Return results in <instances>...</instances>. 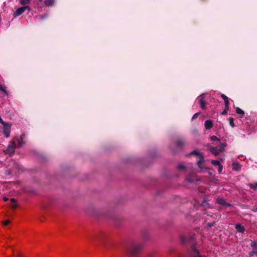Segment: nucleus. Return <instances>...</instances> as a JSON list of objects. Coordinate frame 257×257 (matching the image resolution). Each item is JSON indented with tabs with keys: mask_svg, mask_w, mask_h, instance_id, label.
<instances>
[{
	"mask_svg": "<svg viewBox=\"0 0 257 257\" xmlns=\"http://www.w3.org/2000/svg\"><path fill=\"white\" fill-rule=\"evenodd\" d=\"M210 140L213 142H216L217 143L215 144V145H219V142H221L219 139L216 136H213L210 137Z\"/></svg>",
	"mask_w": 257,
	"mask_h": 257,
	"instance_id": "nucleus-17",
	"label": "nucleus"
},
{
	"mask_svg": "<svg viewBox=\"0 0 257 257\" xmlns=\"http://www.w3.org/2000/svg\"><path fill=\"white\" fill-rule=\"evenodd\" d=\"M16 257H22V255H21V254H19H19H18V255H17V256H16Z\"/></svg>",
	"mask_w": 257,
	"mask_h": 257,
	"instance_id": "nucleus-39",
	"label": "nucleus"
},
{
	"mask_svg": "<svg viewBox=\"0 0 257 257\" xmlns=\"http://www.w3.org/2000/svg\"><path fill=\"white\" fill-rule=\"evenodd\" d=\"M226 146V145L225 143L219 142V145H217L216 146H212L210 145H208V148L211 154L214 156H216L221 152L224 151Z\"/></svg>",
	"mask_w": 257,
	"mask_h": 257,
	"instance_id": "nucleus-4",
	"label": "nucleus"
},
{
	"mask_svg": "<svg viewBox=\"0 0 257 257\" xmlns=\"http://www.w3.org/2000/svg\"><path fill=\"white\" fill-rule=\"evenodd\" d=\"M194 155L199 157V160L197 161V165L201 171H204L207 170V168L204 165L205 162L204 156L203 153L197 150H193L189 154V155Z\"/></svg>",
	"mask_w": 257,
	"mask_h": 257,
	"instance_id": "nucleus-3",
	"label": "nucleus"
},
{
	"mask_svg": "<svg viewBox=\"0 0 257 257\" xmlns=\"http://www.w3.org/2000/svg\"><path fill=\"white\" fill-rule=\"evenodd\" d=\"M185 142L181 139H179L177 140L176 142V149L175 151L177 152L178 150L181 149L184 145Z\"/></svg>",
	"mask_w": 257,
	"mask_h": 257,
	"instance_id": "nucleus-9",
	"label": "nucleus"
},
{
	"mask_svg": "<svg viewBox=\"0 0 257 257\" xmlns=\"http://www.w3.org/2000/svg\"><path fill=\"white\" fill-rule=\"evenodd\" d=\"M228 109H227L226 108H225V109L221 112V114L222 115H225L227 113V111Z\"/></svg>",
	"mask_w": 257,
	"mask_h": 257,
	"instance_id": "nucleus-33",
	"label": "nucleus"
},
{
	"mask_svg": "<svg viewBox=\"0 0 257 257\" xmlns=\"http://www.w3.org/2000/svg\"><path fill=\"white\" fill-rule=\"evenodd\" d=\"M219 168H218V173L219 174H221L222 173V169H223V166L220 164V166H218Z\"/></svg>",
	"mask_w": 257,
	"mask_h": 257,
	"instance_id": "nucleus-27",
	"label": "nucleus"
},
{
	"mask_svg": "<svg viewBox=\"0 0 257 257\" xmlns=\"http://www.w3.org/2000/svg\"><path fill=\"white\" fill-rule=\"evenodd\" d=\"M15 139L18 143V147H21L25 143L24 136H21L20 137H17L15 138Z\"/></svg>",
	"mask_w": 257,
	"mask_h": 257,
	"instance_id": "nucleus-10",
	"label": "nucleus"
},
{
	"mask_svg": "<svg viewBox=\"0 0 257 257\" xmlns=\"http://www.w3.org/2000/svg\"><path fill=\"white\" fill-rule=\"evenodd\" d=\"M236 112L238 114H241L242 115H243L244 113V111L239 107H236ZM241 117H242V116H241Z\"/></svg>",
	"mask_w": 257,
	"mask_h": 257,
	"instance_id": "nucleus-20",
	"label": "nucleus"
},
{
	"mask_svg": "<svg viewBox=\"0 0 257 257\" xmlns=\"http://www.w3.org/2000/svg\"><path fill=\"white\" fill-rule=\"evenodd\" d=\"M250 245L254 249H257V242L255 241H252Z\"/></svg>",
	"mask_w": 257,
	"mask_h": 257,
	"instance_id": "nucleus-21",
	"label": "nucleus"
},
{
	"mask_svg": "<svg viewBox=\"0 0 257 257\" xmlns=\"http://www.w3.org/2000/svg\"><path fill=\"white\" fill-rule=\"evenodd\" d=\"M141 245L136 242L128 243L125 248V253L131 257H135L141 249Z\"/></svg>",
	"mask_w": 257,
	"mask_h": 257,
	"instance_id": "nucleus-2",
	"label": "nucleus"
},
{
	"mask_svg": "<svg viewBox=\"0 0 257 257\" xmlns=\"http://www.w3.org/2000/svg\"><path fill=\"white\" fill-rule=\"evenodd\" d=\"M15 167L16 168V169H17L19 171H20L21 169V166L19 164H17V163H16L15 164Z\"/></svg>",
	"mask_w": 257,
	"mask_h": 257,
	"instance_id": "nucleus-28",
	"label": "nucleus"
},
{
	"mask_svg": "<svg viewBox=\"0 0 257 257\" xmlns=\"http://www.w3.org/2000/svg\"><path fill=\"white\" fill-rule=\"evenodd\" d=\"M198 114H199V113H195V114L193 115V116H192V119L193 120V119H195V118L197 117V116L198 115Z\"/></svg>",
	"mask_w": 257,
	"mask_h": 257,
	"instance_id": "nucleus-35",
	"label": "nucleus"
},
{
	"mask_svg": "<svg viewBox=\"0 0 257 257\" xmlns=\"http://www.w3.org/2000/svg\"><path fill=\"white\" fill-rule=\"evenodd\" d=\"M44 4L47 7L52 6L54 4V0H46Z\"/></svg>",
	"mask_w": 257,
	"mask_h": 257,
	"instance_id": "nucleus-16",
	"label": "nucleus"
},
{
	"mask_svg": "<svg viewBox=\"0 0 257 257\" xmlns=\"http://www.w3.org/2000/svg\"><path fill=\"white\" fill-rule=\"evenodd\" d=\"M0 90L3 91L7 96L8 95V92L6 89V87L4 85L0 84Z\"/></svg>",
	"mask_w": 257,
	"mask_h": 257,
	"instance_id": "nucleus-18",
	"label": "nucleus"
},
{
	"mask_svg": "<svg viewBox=\"0 0 257 257\" xmlns=\"http://www.w3.org/2000/svg\"><path fill=\"white\" fill-rule=\"evenodd\" d=\"M235 228L238 232L240 233H243L245 230L244 226L240 224H236Z\"/></svg>",
	"mask_w": 257,
	"mask_h": 257,
	"instance_id": "nucleus-13",
	"label": "nucleus"
},
{
	"mask_svg": "<svg viewBox=\"0 0 257 257\" xmlns=\"http://www.w3.org/2000/svg\"><path fill=\"white\" fill-rule=\"evenodd\" d=\"M16 147V145L15 142L13 141H11L5 151V154H9L10 155H13L15 151Z\"/></svg>",
	"mask_w": 257,
	"mask_h": 257,
	"instance_id": "nucleus-5",
	"label": "nucleus"
},
{
	"mask_svg": "<svg viewBox=\"0 0 257 257\" xmlns=\"http://www.w3.org/2000/svg\"><path fill=\"white\" fill-rule=\"evenodd\" d=\"M196 181H200V179H196Z\"/></svg>",
	"mask_w": 257,
	"mask_h": 257,
	"instance_id": "nucleus-40",
	"label": "nucleus"
},
{
	"mask_svg": "<svg viewBox=\"0 0 257 257\" xmlns=\"http://www.w3.org/2000/svg\"><path fill=\"white\" fill-rule=\"evenodd\" d=\"M31 2V0H19L20 4L24 6H27Z\"/></svg>",
	"mask_w": 257,
	"mask_h": 257,
	"instance_id": "nucleus-15",
	"label": "nucleus"
},
{
	"mask_svg": "<svg viewBox=\"0 0 257 257\" xmlns=\"http://www.w3.org/2000/svg\"><path fill=\"white\" fill-rule=\"evenodd\" d=\"M221 96L222 98L224 100V101H226V100H228V98L224 94H221Z\"/></svg>",
	"mask_w": 257,
	"mask_h": 257,
	"instance_id": "nucleus-30",
	"label": "nucleus"
},
{
	"mask_svg": "<svg viewBox=\"0 0 257 257\" xmlns=\"http://www.w3.org/2000/svg\"><path fill=\"white\" fill-rule=\"evenodd\" d=\"M178 168L180 169H185L186 168V167L183 163H181V164H179Z\"/></svg>",
	"mask_w": 257,
	"mask_h": 257,
	"instance_id": "nucleus-26",
	"label": "nucleus"
},
{
	"mask_svg": "<svg viewBox=\"0 0 257 257\" xmlns=\"http://www.w3.org/2000/svg\"><path fill=\"white\" fill-rule=\"evenodd\" d=\"M3 200L5 201H7L9 200V198H8L7 197H4V198H3Z\"/></svg>",
	"mask_w": 257,
	"mask_h": 257,
	"instance_id": "nucleus-37",
	"label": "nucleus"
},
{
	"mask_svg": "<svg viewBox=\"0 0 257 257\" xmlns=\"http://www.w3.org/2000/svg\"><path fill=\"white\" fill-rule=\"evenodd\" d=\"M47 16H48V14H44V15H43L42 16H41L40 17V20H43V19H45L46 18H47Z\"/></svg>",
	"mask_w": 257,
	"mask_h": 257,
	"instance_id": "nucleus-32",
	"label": "nucleus"
},
{
	"mask_svg": "<svg viewBox=\"0 0 257 257\" xmlns=\"http://www.w3.org/2000/svg\"><path fill=\"white\" fill-rule=\"evenodd\" d=\"M11 201L12 202V206L13 207L16 208L17 206V204L16 203V200L15 199H14V198H11Z\"/></svg>",
	"mask_w": 257,
	"mask_h": 257,
	"instance_id": "nucleus-23",
	"label": "nucleus"
},
{
	"mask_svg": "<svg viewBox=\"0 0 257 257\" xmlns=\"http://www.w3.org/2000/svg\"><path fill=\"white\" fill-rule=\"evenodd\" d=\"M217 202L221 205L227 207L231 206V205L230 203L226 202L225 200L222 197H218L217 199Z\"/></svg>",
	"mask_w": 257,
	"mask_h": 257,
	"instance_id": "nucleus-11",
	"label": "nucleus"
},
{
	"mask_svg": "<svg viewBox=\"0 0 257 257\" xmlns=\"http://www.w3.org/2000/svg\"><path fill=\"white\" fill-rule=\"evenodd\" d=\"M205 94L203 93L200 95L196 99V101L199 103L200 107L202 109H206V101L205 100Z\"/></svg>",
	"mask_w": 257,
	"mask_h": 257,
	"instance_id": "nucleus-7",
	"label": "nucleus"
},
{
	"mask_svg": "<svg viewBox=\"0 0 257 257\" xmlns=\"http://www.w3.org/2000/svg\"><path fill=\"white\" fill-rule=\"evenodd\" d=\"M196 236L195 234H190L189 236H182L180 239L183 244L189 243L191 245V248L189 251L191 257H207V255L202 254L196 248L194 242Z\"/></svg>",
	"mask_w": 257,
	"mask_h": 257,
	"instance_id": "nucleus-1",
	"label": "nucleus"
},
{
	"mask_svg": "<svg viewBox=\"0 0 257 257\" xmlns=\"http://www.w3.org/2000/svg\"><path fill=\"white\" fill-rule=\"evenodd\" d=\"M213 225V223H208V224H207V227H212Z\"/></svg>",
	"mask_w": 257,
	"mask_h": 257,
	"instance_id": "nucleus-36",
	"label": "nucleus"
},
{
	"mask_svg": "<svg viewBox=\"0 0 257 257\" xmlns=\"http://www.w3.org/2000/svg\"><path fill=\"white\" fill-rule=\"evenodd\" d=\"M229 122L230 126L232 127H234L235 126V125L233 122V118L232 117H229Z\"/></svg>",
	"mask_w": 257,
	"mask_h": 257,
	"instance_id": "nucleus-24",
	"label": "nucleus"
},
{
	"mask_svg": "<svg viewBox=\"0 0 257 257\" xmlns=\"http://www.w3.org/2000/svg\"><path fill=\"white\" fill-rule=\"evenodd\" d=\"M254 254H257V251H256V250H253V251H252L250 252V253H249V255H250V256H253Z\"/></svg>",
	"mask_w": 257,
	"mask_h": 257,
	"instance_id": "nucleus-31",
	"label": "nucleus"
},
{
	"mask_svg": "<svg viewBox=\"0 0 257 257\" xmlns=\"http://www.w3.org/2000/svg\"><path fill=\"white\" fill-rule=\"evenodd\" d=\"M257 211V209L255 211Z\"/></svg>",
	"mask_w": 257,
	"mask_h": 257,
	"instance_id": "nucleus-41",
	"label": "nucleus"
},
{
	"mask_svg": "<svg viewBox=\"0 0 257 257\" xmlns=\"http://www.w3.org/2000/svg\"><path fill=\"white\" fill-rule=\"evenodd\" d=\"M186 180L190 183H192L194 182V179L192 178V177L190 176H187L186 177Z\"/></svg>",
	"mask_w": 257,
	"mask_h": 257,
	"instance_id": "nucleus-25",
	"label": "nucleus"
},
{
	"mask_svg": "<svg viewBox=\"0 0 257 257\" xmlns=\"http://www.w3.org/2000/svg\"><path fill=\"white\" fill-rule=\"evenodd\" d=\"M148 257H153V254L150 253V254H148Z\"/></svg>",
	"mask_w": 257,
	"mask_h": 257,
	"instance_id": "nucleus-38",
	"label": "nucleus"
},
{
	"mask_svg": "<svg viewBox=\"0 0 257 257\" xmlns=\"http://www.w3.org/2000/svg\"><path fill=\"white\" fill-rule=\"evenodd\" d=\"M211 163L214 165V166H220V163L219 162V161H217V160H211Z\"/></svg>",
	"mask_w": 257,
	"mask_h": 257,
	"instance_id": "nucleus-22",
	"label": "nucleus"
},
{
	"mask_svg": "<svg viewBox=\"0 0 257 257\" xmlns=\"http://www.w3.org/2000/svg\"><path fill=\"white\" fill-rule=\"evenodd\" d=\"M224 103H225V108H226L227 109H229V101H228V100H226V101H224Z\"/></svg>",
	"mask_w": 257,
	"mask_h": 257,
	"instance_id": "nucleus-29",
	"label": "nucleus"
},
{
	"mask_svg": "<svg viewBox=\"0 0 257 257\" xmlns=\"http://www.w3.org/2000/svg\"><path fill=\"white\" fill-rule=\"evenodd\" d=\"M3 125V133L5 135V137L6 138H8L10 137L12 123L10 122H6Z\"/></svg>",
	"mask_w": 257,
	"mask_h": 257,
	"instance_id": "nucleus-6",
	"label": "nucleus"
},
{
	"mask_svg": "<svg viewBox=\"0 0 257 257\" xmlns=\"http://www.w3.org/2000/svg\"><path fill=\"white\" fill-rule=\"evenodd\" d=\"M179 257H182V256H179Z\"/></svg>",
	"mask_w": 257,
	"mask_h": 257,
	"instance_id": "nucleus-42",
	"label": "nucleus"
},
{
	"mask_svg": "<svg viewBox=\"0 0 257 257\" xmlns=\"http://www.w3.org/2000/svg\"><path fill=\"white\" fill-rule=\"evenodd\" d=\"M232 170L235 171H239L241 169V165L238 161H234L232 164Z\"/></svg>",
	"mask_w": 257,
	"mask_h": 257,
	"instance_id": "nucleus-12",
	"label": "nucleus"
},
{
	"mask_svg": "<svg viewBox=\"0 0 257 257\" xmlns=\"http://www.w3.org/2000/svg\"><path fill=\"white\" fill-rule=\"evenodd\" d=\"M247 185L254 190H257V182L254 183H249Z\"/></svg>",
	"mask_w": 257,
	"mask_h": 257,
	"instance_id": "nucleus-19",
	"label": "nucleus"
},
{
	"mask_svg": "<svg viewBox=\"0 0 257 257\" xmlns=\"http://www.w3.org/2000/svg\"><path fill=\"white\" fill-rule=\"evenodd\" d=\"M26 10H28L29 12H30L31 10L30 7L28 6H26L18 8L14 14L15 17H19L21 14H22Z\"/></svg>",
	"mask_w": 257,
	"mask_h": 257,
	"instance_id": "nucleus-8",
	"label": "nucleus"
},
{
	"mask_svg": "<svg viewBox=\"0 0 257 257\" xmlns=\"http://www.w3.org/2000/svg\"><path fill=\"white\" fill-rule=\"evenodd\" d=\"M10 221L9 220H7L4 221L3 224L5 225H7L10 223Z\"/></svg>",
	"mask_w": 257,
	"mask_h": 257,
	"instance_id": "nucleus-34",
	"label": "nucleus"
},
{
	"mask_svg": "<svg viewBox=\"0 0 257 257\" xmlns=\"http://www.w3.org/2000/svg\"><path fill=\"white\" fill-rule=\"evenodd\" d=\"M213 126L212 121L211 120H207L205 122V127L206 130H210Z\"/></svg>",
	"mask_w": 257,
	"mask_h": 257,
	"instance_id": "nucleus-14",
	"label": "nucleus"
}]
</instances>
